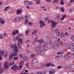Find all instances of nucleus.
<instances>
[{
    "label": "nucleus",
    "mask_w": 74,
    "mask_h": 74,
    "mask_svg": "<svg viewBox=\"0 0 74 74\" xmlns=\"http://www.w3.org/2000/svg\"><path fill=\"white\" fill-rule=\"evenodd\" d=\"M56 71L55 70L53 69L52 70L50 71L49 72V74H54L55 73Z\"/></svg>",
    "instance_id": "obj_15"
},
{
    "label": "nucleus",
    "mask_w": 74,
    "mask_h": 74,
    "mask_svg": "<svg viewBox=\"0 0 74 74\" xmlns=\"http://www.w3.org/2000/svg\"><path fill=\"white\" fill-rule=\"evenodd\" d=\"M67 69L69 70H71L72 69L71 68V67L69 66V67H67Z\"/></svg>",
    "instance_id": "obj_57"
},
{
    "label": "nucleus",
    "mask_w": 74,
    "mask_h": 74,
    "mask_svg": "<svg viewBox=\"0 0 74 74\" xmlns=\"http://www.w3.org/2000/svg\"><path fill=\"white\" fill-rule=\"evenodd\" d=\"M66 48H69V49H71V50H74V47L73 46V45H70V44H68L66 46Z\"/></svg>",
    "instance_id": "obj_7"
},
{
    "label": "nucleus",
    "mask_w": 74,
    "mask_h": 74,
    "mask_svg": "<svg viewBox=\"0 0 74 74\" xmlns=\"http://www.w3.org/2000/svg\"><path fill=\"white\" fill-rule=\"evenodd\" d=\"M41 45H40V46H38L36 47L35 48V51H38L39 52V51H40V49L41 48Z\"/></svg>",
    "instance_id": "obj_11"
},
{
    "label": "nucleus",
    "mask_w": 74,
    "mask_h": 74,
    "mask_svg": "<svg viewBox=\"0 0 74 74\" xmlns=\"http://www.w3.org/2000/svg\"><path fill=\"white\" fill-rule=\"evenodd\" d=\"M1 23L2 24H4V20L3 18H0V24Z\"/></svg>",
    "instance_id": "obj_19"
},
{
    "label": "nucleus",
    "mask_w": 74,
    "mask_h": 74,
    "mask_svg": "<svg viewBox=\"0 0 74 74\" xmlns=\"http://www.w3.org/2000/svg\"><path fill=\"white\" fill-rule=\"evenodd\" d=\"M9 8H10V6H9L6 7V8H5L4 10L5 11H7V10H8L9 9Z\"/></svg>",
    "instance_id": "obj_37"
},
{
    "label": "nucleus",
    "mask_w": 74,
    "mask_h": 74,
    "mask_svg": "<svg viewBox=\"0 0 74 74\" xmlns=\"http://www.w3.org/2000/svg\"><path fill=\"white\" fill-rule=\"evenodd\" d=\"M18 42H20V43H21V42H22V39L21 38H19L18 40Z\"/></svg>",
    "instance_id": "obj_25"
},
{
    "label": "nucleus",
    "mask_w": 74,
    "mask_h": 74,
    "mask_svg": "<svg viewBox=\"0 0 74 74\" xmlns=\"http://www.w3.org/2000/svg\"><path fill=\"white\" fill-rule=\"evenodd\" d=\"M50 64H51V63H47L45 64L46 67H49V66H50Z\"/></svg>",
    "instance_id": "obj_31"
},
{
    "label": "nucleus",
    "mask_w": 74,
    "mask_h": 74,
    "mask_svg": "<svg viewBox=\"0 0 74 74\" xmlns=\"http://www.w3.org/2000/svg\"><path fill=\"white\" fill-rule=\"evenodd\" d=\"M48 43L47 42H45L44 44V49H45V50H48L49 48H48V47H46V46H47V45H48Z\"/></svg>",
    "instance_id": "obj_13"
},
{
    "label": "nucleus",
    "mask_w": 74,
    "mask_h": 74,
    "mask_svg": "<svg viewBox=\"0 0 74 74\" xmlns=\"http://www.w3.org/2000/svg\"><path fill=\"white\" fill-rule=\"evenodd\" d=\"M71 37V38L72 40L74 41V36H72Z\"/></svg>",
    "instance_id": "obj_54"
},
{
    "label": "nucleus",
    "mask_w": 74,
    "mask_h": 74,
    "mask_svg": "<svg viewBox=\"0 0 74 74\" xmlns=\"http://www.w3.org/2000/svg\"><path fill=\"white\" fill-rule=\"evenodd\" d=\"M24 4L26 6L27 8H29V6L28 5V1H24Z\"/></svg>",
    "instance_id": "obj_12"
},
{
    "label": "nucleus",
    "mask_w": 74,
    "mask_h": 74,
    "mask_svg": "<svg viewBox=\"0 0 74 74\" xmlns=\"http://www.w3.org/2000/svg\"><path fill=\"white\" fill-rule=\"evenodd\" d=\"M0 55H2V56H3L4 57H6L7 55V53L6 52V54H5V56H4V51L3 50H0Z\"/></svg>",
    "instance_id": "obj_10"
},
{
    "label": "nucleus",
    "mask_w": 74,
    "mask_h": 74,
    "mask_svg": "<svg viewBox=\"0 0 74 74\" xmlns=\"http://www.w3.org/2000/svg\"><path fill=\"white\" fill-rule=\"evenodd\" d=\"M59 31L58 29H56V34L57 33H59Z\"/></svg>",
    "instance_id": "obj_55"
},
{
    "label": "nucleus",
    "mask_w": 74,
    "mask_h": 74,
    "mask_svg": "<svg viewBox=\"0 0 74 74\" xmlns=\"http://www.w3.org/2000/svg\"><path fill=\"white\" fill-rule=\"evenodd\" d=\"M4 66L5 68H7V66H8V64H6V63H4Z\"/></svg>",
    "instance_id": "obj_45"
},
{
    "label": "nucleus",
    "mask_w": 74,
    "mask_h": 74,
    "mask_svg": "<svg viewBox=\"0 0 74 74\" xmlns=\"http://www.w3.org/2000/svg\"><path fill=\"white\" fill-rule=\"evenodd\" d=\"M37 59H34L32 62V64H34L35 63H37Z\"/></svg>",
    "instance_id": "obj_23"
},
{
    "label": "nucleus",
    "mask_w": 74,
    "mask_h": 74,
    "mask_svg": "<svg viewBox=\"0 0 74 74\" xmlns=\"http://www.w3.org/2000/svg\"><path fill=\"white\" fill-rule=\"evenodd\" d=\"M30 17H31V16L30 15H28L27 14L25 16V24L28 23L29 22V19H30Z\"/></svg>",
    "instance_id": "obj_6"
},
{
    "label": "nucleus",
    "mask_w": 74,
    "mask_h": 74,
    "mask_svg": "<svg viewBox=\"0 0 74 74\" xmlns=\"http://www.w3.org/2000/svg\"><path fill=\"white\" fill-rule=\"evenodd\" d=\"M74 1V0H71L70 2V4H71V3H73Z\"/></svg>",
    "instance_id": "obj_48"
},
{
    "label": "nucleus",
    "mask_w": 74,
    "mask_h": 74,
    "mask_svg": "<svg viewBox=\"0 0 74 74\" xmlns=\"http://www.w3.org/2000/svg\"><path fill=\"white\" fill-rule=\"evenodd\" d=\"M59 43L60 45H62V46H63V43L61 42H59Z\"/></svg>",
    "instance_id": "obj_53"
},
{
    "label": "nucleus",
    "mask_w": 74,
    "mask_h": 74,
    "mask_svg": "<svg viewBox=\"0 0 74 74\" xmlns=\"http://www.w3.org/2000/svg\"><path fill=\"white\" fill-rule=\"evenodd\" d=\"M13 41H16L17 40H18V37H14L13 38Z\"/></svg>",
    "instance_id": "obj_29"
},
{
    "label": "nucleus",
    "mask_w": 74,
    "mask_h": 74,
    "mask_svg": "<svg viewBox=\"0 0 74 74\" xmlns=\"http://www.w3.org/2000/svg\"><path fill=\"white\" fill-rule=\"evenodd\" d=\"M8 64H9L10 66H11L12 65H13V64H14V61L10 62V63H9Z\"/></svg>",
    "instance_id": "obj_27"
},
{
    "label": "nucleus",
    "mask_w": 74,
    "mask_h": 74,
    "mask_svg": "<svg viewBox=\"0 0 74 74\" xmlns=\"http://www.w3.org/2000/svg\"><path fill=\"white\" fill-rule=\"evenodd\" d=\"M21 12H22V11L21 10H17L16 11V13L17 14H21Z\"/></svg>",
    "instance_id": "obj_21"
},
{
    "label": "nucleus",
    "mask_w": 74,
    "mask_h": 74,
    "mask_svg": "<svg viewBox=\"0 0 74 74\" xmlns=\"http://www.w3.org/2000/svg\"><path fill=\"white\" fill-rule=\"evenodd\" d=\"M28 6H29V5H32L33 4V3L32 2L28 1Z\"/></svg>",
    "instance_id": "obj_22"
},
{
    "label": "nucleus",
    "mask_w": 74,
    "mask_h": 74,
    "mask_svg": "<svg viewBox=\"0 0 74 74\" xmlns=\"http://www.w3.org/2000/svg\"><path fill=\"white\" fill-rule=\"evenodd\" d=\"M12 49L14 52H15L16 53H18L19 52V49L18 48V46H17V45L16 43H14L13 44Z\"/></svg>",
    "instance_id": "obj_5"
},
{
    "label": "nucleus",
    "mask_w": 74,
    "mask_h": 74,
    "mask_svg": "<svg viewBox=\"0 0 74 74\" xmlns=\"http://www.w3.org/2000/svg\"><path fill=\"white\" fill-rule=\"evenodd\" d=\"M26 51L27 53H30V51L27 49H26Z\"/></svg>",
    "instance_id": "obj_42"
},
{
    "label": "nucleus",
    "mask_w": 74,
    "mask_h": 74,
    "mask_svg": "<svg viewBox=\"0 0 74 74\" xmlns=\"http://www.w3.org/2000/svg\"><path fill=\"white\" fill-rule=\"evenodd\" d=\"M11 59H14L15 60H18V57L17 56V55H16V53H13L10 55L9 59V62L11 61Z\"/></svg>",
    "instance_id": "obj_2"
},
{
    "label": "nucleus",
    "mask_w": 74,
    "mask_h": 74,
    "mask_svg": "<svg viewBox=\"0 0 74 74\" xmlns=\"http://www.w3.org/2000/svg\"><path fill=\"white\" fill-rule=\"evenodd\" d=\"M55 60L56 61H58L59 60V59L58 58V56H56L55 58Z\"/></svg>",
    "instance_id": "obj_33"
},
{
    "label": "nucleus",
    "mask_w": 74,
    "mask_h": 74,
    "mask_svg": "<svg viewBox=\"0 0 74 74\" xmlns=\"http://www.w3.org/2000/svg\"><path fill=\"white\" fill-rule=\"evenodd\" d=\"M35 55L34 54H32L31 56V58H33L34 57Z\"/></svg>",
    "instance_id": "obj_46"
},
{
    "label": "nucleus",
    "mask_w": 74,
    "mask_h": 74,
    "mask_svg": "<svg viewBox=\"0 0 74 74\" xmlns=\"http://www.w3.org/2000/svg\"><path fill=\"white\" fill-rule=\"evenodd\" d=\"M61 5H64V3L63 2V1H61Z\"/></svg>",
    "instance_id": "obj_61"
},
{
    "label": "nucleus",
    "mask_w": 74,
    "mask_h": 74,
    "mask_svg": "<svg viewBox=\"0 0 74 74\" xmlns=\"http://www.w3.org/2000/svg\"><path fill=\"white\" fill-rule=\"evenodd\" d=\"M59 18H60V16H58L55 18V19H59Z\"/></svg>",
    "instance_id": "obj_49"
},
{
    "label": "nucleus",
    "mask_w": 74,
    "mask_h": 74,
    "mask_svg": "<svg viewBox=\"0 0 74 74\" xmlns=\"http://www.w3.org/2000/svg\"><path fill=\"white\" fill-rule=\"evenodd\" d=\"M62 16V18H66V14H63Z\"/></svg>",
    "instance_id": "obj_44"
},
{
    "label": "nucleus",
    "mask_w": 74,
    "mask_h": 74,
    "mask_svg": "<svg viewBox=\"0 0 74 74\" xmlns=\"http://www.w3.org/2000/svg\"><path fill=\"white\" fill-rule=\"evenodd\" d=\"M20 63L21 64V66H22V65H23V64H25L24 61H20Z\"/></svg>",
    "instance_id": "obj_26"
},
{
    "label": "nucleus",
    "mask_w": 74,
    "mask_h": 74,
    "mask_svg": "<svg viewBox=\"0 0 74 74\" xmlns=\"http://www.w3.org/2000/svg\"><path fill=\"white\" fill-rule=\"evenodd\" d=\"M39 24L40 25V28H42V26L44 27L46 25L45 23H44V21L42 20L40 21Z\"/></svg>",
    "instance_id": "obj_8"
},
{
    "label": "nucleus",
    "mask_w": 74,
    "mask_h": 74,
    "mask_svg": "<svg viewBox=\"0 0 74 74\" xmlns=\"http://www.w3.org/2000/svg\"><path fill=\"white\" fill-rule=\"evenodd\" d=\"M63 68L65 69V70H66V69H67V67L66 66H64L63 67Z\"/></svg>",
    "instance_id": "obj_58"
},
{
    "label": "nucleus",
    "mask_w": 74,
    "mask_h": 74,
    "mask_svg": "<svg viewBox=\"0 0 74 74\" xmlns=\"http://www.w3.org/2000/svg\"><path fill=\"white\" fill-rule=\"evenodd\" d=\"M71 13H72V10H70L69 11V13L71 14Z\"/></svg>",
    "instance_id": "obj_62"
},
{
    "label": "nucleus",
    "mask_w": 74,
    "mask_h": 74,
    "mask_svg": "<svg viewBox=\"0 0 74 74\" xmlns=\"http://www.w3.org/2000/svg\"><path fill=\"white\" fill-rule=\"evenodd\" d=\"M71 52L73 53L71 54V57L72 58H74V50H71Z\"/></svg>",
    "instance_id": "obj_20"
},
{
    "label": "nucleus",
    "mask_w": 74,
    "mask_h": 74,
    "mask_svg": "<svg viewBox=\"0 0 74 74\" xmlns=\"http://www.w3.org/2000/svg\"><path fill=\"white\" fill-rule=\"evenodd\" d=\"M36 74H42V72L41 71H38L36 73Z\"/></svg>",
    "instance_id": "obj_34"
},
{
    "label": "nucleus",
    "mask_w": 74,
    "mask_h": 74,
    "mask_svg": "<svg viewBox=\"0 0 74 74\" xmlns=\"http://www.w3.org/2000/svg\"><path fill=\"white\" fill-rule=\"evenodd\" d=\"M53 2V3H58V2H59V1L54 0Z\"/></svg>",
    "instance_id": "obj_50"
},
{
    "label": "nucleus",
    "mask_w": 74,
    "mask_h": 74,
    "mask_svg": "<svg viewBox=\"0 0 74 74\" xmlns=\"http://www.w3.org/2000/svg\"><path fill=\"white\" fill-rule=\"evenodd\" d=\"M45 52L44 50H40L39 52H38V55H44Z\"/></svg>",
    "instance_id": "obj_9"
},
{
    "label": "nucleus",
    "mask_w": 74,
    "mask_h": 74,
    "mask_svg": "<svg viewBox=\"0 0 74 74\" xmlns=\"http://www.w3.org/2000/svg\"><path fill=\"white\" fill-rule=\"evenodd\" d=\"M18 33H19V31L18 30L13 31L12 33V34L13 36H14V35L17 34Z\"/></svg>",
    "instance_id": "obj_14"
},
{
    "label": "nucleus",
    "mask_w": 74,
    "mask_h": 74,
    "mask_svg": "<svg viewBox=\"0 0 74 74\" xmlns=\"http://www.w3.org/2000/svg\"><path fill=\"white\" fill-rule=\"evenodd\" d=\"M52 23L51 25V27H52L51 29L55 27H56V26L58 23V22H56V21L54 22V21H51L50 20H49L48 21L47 23Z\"/></svg>",
    "instance_id": "obj_3"
},
{
    "label": "nucleus",
    "mask_w": 74,
    "mask_h": 74,
    "mask_svg": "<svg viewBox=\"0 0 74 74\" xmlns=\"http://www.w3.org/2000/svg\"><path fill=\"white\" fill-rule=\"evenodd\" d=\"M45 1L47 3H50L52 1V0H45Z\"/></svg>",
    "instance_id": "obj_38"
},
{
    "label": "nucleus",
    "mask_w": 74,
    "mask_h": 74,
    "mask_svg": "<svg viewBox=\"0 0 74 74\" xmlns=\"http://www.w3.org/2000/svg\"><path fill=\"white\" fill-rule=\"evenodd\" d=\"M23 59L25 62H26V61H28V60H29V58L28 57H25L23 58Z\"/></svg>",
    "instance_id": "obj_17"
},
{
    "label": "nucleus",
    "mask_w": 74,
    "mask_h": 74,
    "mask_svg": "<svg viewBox=\"0 0 74 74\" xmlns=\"http://www.w3.org/2000/svg\"><path fill=\"white\" fill-rule=\"evenodd\" d=\"M69 67H71V69H73L74 67V64H70L69 65Z\"/></svg>",
    "instance_id": "obj_28"
},
{
    "label": "nucleus",
    "mask_w": 74,
    "mask_h": 74,
    "mask_svg": "<svg viewBox=\"0 0 74 74\" xmlns=\"http://www.w3.org/2000/svg\"><path fill=\"white\" fill-rule=\"evenodd\" d=\"M50 66L51 67H53L54 66H55V64H52V63H51V64H50Z\"/></svg>",
    "instance_id": "obj_56"
},
{
    "label": "nucleus",
    "mask_w": 74,
    "mask_h": 74,
    "mask_svg": "<svg viewBox=\"0 0 74 74\" xmlns=\"http://www.w3.org/2000/svg\"><path fill=\"white\" fill-rule=\"evenodd\" d=\"M61 69V66H58L57 69Z\"/></svg>",
    "instance_id": "obj_59"
},
{
    "label": "nucleus",
    "mask_w": 74,
    "mask_h": 74,
    "mask_svg": "<svg viewBox=\"0 0 74 74\" xmlns=\"http://www.w3.org/2000/svg\"><path fill=\"white\" fill-rule=\"evenodd\" d=\"M36 41L37 42H38L40 43H42V42H44V40L42 39H40V40H37Z\"/></svg>",
    "instance_id": "obj_18"
},
{
    "label": "nucleus",
    "mask_w": 74,
    "mask_h": 74,
    "mask_svg": "<svg viewBox=\"0 0 74 74\" xmlns=\"http://www.w3.org/2000/svg\"><path fill=\"white\" fill-rule=\"evenodd\" d=\"M37 30H34V32H32V34H33V35H34L35 33V36H36V34H37Z\"/></svg>",
    "instance_id": "obj_24"
},
{
    "label": "nucleus",
    "mask_w": 74,
    "mask_h": 74,
    "mask_svg": "<svg viewBox=\"0 0 74 74\" xmlns=\"http://www.w3.org/2000/svg\"><path fill=\"white\" fill-rule=\"evenodd\" d=\"M45 66H46L45 64H43L42 65V67H43V68H44V67H45Z\"/></svg>",
    "instance_id": "obj_60"
},
{
    "label": "nucleus",
    "mask_w": 74,
    "mask_h": 74,
    "mask_svg": "<svg viewBox=\"0 0 74 74\" xmlns=\"http://www.w3.org/2000/svg\"><path fill=\"white\" fill-rule=\"evenodd\" d=\"M3 37H4V36H3V35L2 34H0V39H1V38H3Z\"/></svg>",
    "instance_id": "obj_41"
},
{
    "label": "nucleus",
    "mask_w": 74,
    "mask_h": 74,
    "mask_svg": "<svg viewBox=\"0 0 74 74\" xmlns=\"http://www.w3.org/2000/svg\"><path fill=\"white\" fill-rule=\"evenodd\" d=\"M29 32V30H27V31L25 32V34H26V36H28V35H29V34H28V32Z\"/></svg>",
    "instance_id": "obj_32"
},
{
    "label": "nucleus",
    "mask_w": 74,
    "mask_h": 74,
    "mask_svg": "<svg viewBox=\"0 0 74 74\" xmlns=\"http://www.w3.org/2000/svg\"><path fill=\"white\" fill-rule=\"evenodd\" d=\"M70 58H69V56H66L65 57V59L66 60H68Z\"/></svg>",
    "instance_id": "obj_35"
},
{
    "label": "nucleus",
    "mask_w": 74,
    "mask_h": 74,
    "mask_svg": "<svg viewBox=\"0 0 74 74\" xmlns=\"http://www.w3.org/2000/svg\"><path fill=\"white\" fill-rule=\"evenodd\" d=\"M61 36L62 38H63L64 37H65V36H64V34H63V33H61Z\"/></svg>",
    "instance_id": "obj_39"
},
{
    "label": "nucleus",
    "mask_w": 74,
    "mask_h": 74,
    "mask_svg": "<svg viewBox=\"0 0 74 74\" xmlns=\"http://www.w3.org/2000/svg\"><path fill=\"white\" fill-rule=\"evenodd\" d=\"M66 56V53H62L61 55V56L62 57H64Z\"/></svg>",
    "instance_id": "obj_36"
},
{
    "label": "nucleus",
    "mask_w": 74,
    "mask_h": 74,
    "mask_svg": "<svg viewBox=\"0 0 74 74\" xmlns=\"http://www.w3.org/2000/svg\"><path fill=\"white\" fill-rule=\"evenodd\" d=\"M56 35L57 36H60V32H58L56 34Z\"/></svg>",
    "instance_id": "obj_43"
},
{
    "label": "nucleus",
    "mask_w": 74,
    "mask_h": 74,
    "mask_svg": "<svg viewBox=\"0 0 74 74\" xmlns=\"http://www.w3.org/2000/svg\"><path fill=\"white\" fill-rule=\"evenodd\" d=\"M38 37H36L35 38V39H34V42H37V38H38Z\"/></svg>",
    "instance_id": "obj_47"
},
{
    "label": "nucleus",
    "mask_w": 74,
    "mask_h": 74,
    "mask_svg": "<svg viewBox=\"0 0 74 74\" xmlns=\"http://www.w3.org/2000/svg\"><path fill=\"white\" fill-rule=\"evenodd\" d=\"M47 73V71H45L43 73V74H46V73Z\"/></svg>",
    "instance_id": "obj_64"
},
{
    "label": "nucleus",
    "mask_w": 74,
    "mask_h": 74,
    "mask_svg": "<svg viewBox=\"0 0 74 74\" xmlns=\"http://www.w3.org/2000/svg\"><path fill=\"white\" fill-rule=\"evenodd\" d=\"M4 71V70L3 69L0 68V74H1Z\"/></svg>",
    "instance_id": "obj_40"
},
{
    "label": "nucleus",
    "mask_w": 74,
    "mask_h": 74,
    "mask_svg": "<svg viewBox=\"0 0 74 74\" xmlns=\"http://www.w3.org/2000/svg\"><path fill=\"white\" fill-rule=\"evenodd\" d=\"M40 2V0H37L36 1V4H39Z\"/></svg>",
    "instance_id": "obj_51"
},
{
    "label": "nucleus",
    "mask_w": 74,
    "mask_h": 74,
    "mask_svg": "<svg viewBox=\"0 0 74 74\" xmlns=\"http://www.w3.org/2000/svg\"><path fill=\"white\" fill-rule=\"evenodd\" d=\"M22 66L20 65V66L18 67L16 64H14L11 67V69L13 71H14L16 69H17V70L19 71V70H21Z\"/></svg>",
    "instance_id": "obj_4"
},
{
    "label": "nucleus",
    "mask_w": 74,
    "mask_h": 74,
    "mask_svg": "<svg viewBox=\"0 0 74 74\" xmlns=\"http://www.w3.org/2000/svg\"><path fill=\"white\" fill-rule=\"evenodd\" d=\"M57 41V38L56 37H52L49 42L50 47L54 49H57L58 47H60V45L58 43L55 42Z\"/></svg>",
    "instance_id": "obj_1"
},
{
    "label": "nucleus",
    "mask_w": 74,
    "mask_h": 74,
    "mask_svg": "<svg viewBox=\"0 0 74 74\" xmlns=\"http://www.w3.org/2000/svg\"><path fill=\"white\" fill-rule=\"evenodd\" d=\"M19 56L20 58H22V57L23 56V55H22V54H19Z\"/></svg>",
    "instance_id": "obj_52"
},
{
    "label": "nucleus",
    "mask_w": 74,
    "mask_h": 74,
    "mask_svg": "<svg viewBox=\"0 0 74 74\" xmlns=\"http://www.w3.org/2000/svg\"><path fill=\"white\" fill-rule=\"evenodd\" d=\"M20 18L19 17H16L14 19V21L15 22H18L19 21Z\"/></svg>",
    "instance_id": "obj_16"
},
{
    "label": "nucleus",
    "mask_w": 74,
    "mask_h": 74,
    "mask_svg": "<svg viewBox=\"0 0 74 74\" xmlns=\"http://www.w3.org/2000/svg\"><path fill=\"white\" fill-rule=\"evenodd\" d=\"M26 67H28L29 66V63H27L26 64Z\"/></svg>",
    "instance_id": "obj_63"
},
{
    "label": "nucleus",
    "mask_w": 74,
    "mask_h": 74,
    "mask_svg": "<svg viewBox=\"0 0 74 74\" xmlns=\"http://www.w3.org/2000/svg\"><path fill=\"white\" fill-rule=\"evenodd\" d=\"M60 9L62 12H64V9L63 7L60 8Z\"/></svg>",
    "instance_id": "obj_30"
}]
</instances>
